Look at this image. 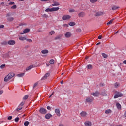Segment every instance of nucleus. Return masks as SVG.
Instances as JSON below:
<instances>
[{
  "label": "nucleus",
  "instance_id": "14",
  "mask_svg": "<svg viewBox=\"0 0 126 126\" xmlns=\"http://www.w3.org/2000/svg\"><path fill=\"white\" fill-rule=\"evenodd\" d=\"M104 14V12H97L96 13L95 16H101V15H103Z\"/></svg>",
  "mask_w": 126,
  "mask_h": 126
},
{
  "label": "nucleus",
  "instance_id": "21",
  "mask_svg": "<svg viewBox=\"0 0 126 126\" xmlns=\"http://www.w3.org/2000/svg\"><path fill=\"white\" fill-rule=\"evenodd\" d=\"M29 31H30V29H25L23 31V34H26L28 32H29Z\"/></svg>",
  "mask_w": 126,
  "mask_h": 126
},
{
  "label": "nucleus",
  "instance_id": "48",
  "mask_svg": "<svg viewBox=\"0 0 126 126\" xmlns=\"http://www.w3.org/2000/svg\"><path fill=\"white\" fill-rule=\"evenodd\" d=\"M18 121H19V117H17L15 119V122H16V123H17V122H18Z\"/></svg>",
  "mask_w": 126,
  "mask_h": 126
},
{
  "label": "nucleus",
  "instance_id": "19",
  "mask_svg": "<svg viewBox=\"0 0 126 126\" xmlns=\"http://www.w3.org/2000/svg\"><path fill=\"white\" fill-rule=\"evenodd\" d=\"M52 6H59L60 3L58 2H53V4H52Z\"/></svg>",
  "mask_w": 126,
  "mask_h": 126
},
{
  "label": "nucleus",
  "instance_id": "31",
  "mask_svg": "<svg viewBox=\"0 0 126 126\" xmlns=\"http://www.w3.org/2000/svg\"><path fill=\"white\" fill-rule=\"evenodd\" d=\"M69 25H70V26H74V25H75V23L73 22H71L69 23Z\"/></svg>",
  "mask_w": 126,
  "mask_h": 126
},
{
  "label": "nucleus",
  "instance_id": "13",
  "mask_svg": "<svg viewBox=\"0 0 126 126\" xmlns=\"http://www.w3.org/2000/svg\"><path fill=\"white\" fill-rule=\"evenodd\" d=\"M78 15L79 17H83L85 16V13H84V12H81L79 13Z\"/></svg>",
  "mask_w": 126,
  "mask_h": 126
},
{
  "label": "nucleus",
  "instance_id": "10",
  "mask_svg": "<svg viewBox=\"0 0 126 126\" xmlns=\"http://www.w3.org/2000/svg\"><path fill=\"white\" fill-rule=\"evenodd\" d=\"M33 67H35V66L33 65H31L29 67L26 68V71H28V70H30V69H32V68H33Z\"/></svg>",
  "mask_w": 126,
  "mask_h": 126
},
{
  "label": "nucleus",
  "instance_id": "40",
  "mask_svg": "<svg viewBox=\"0 0 126 126\" xmlns=\"http://www.w3.org/2000/svg\"><path fill=\"white\" fill-rule=\"evenodd\" d=\"M23 100H27V99H28V95H26L23 97Z\"/></svg>",
  "mask_w": 126,
  "mask_h": 126
},
{
  "label": "nucleus",
  "instance_id": "46",
  "mask_svg": "<svg viewBox=\"0 0 126 126\" xmlns=\"http://www.w3.org/2000/svg\"><path fill=\"white\" fill-rule=\"evenodd\" d=\"M15 4V3L14 2H10L9 3V5H13Z\"/></svg>",
  "mask_w": 126,
  "mask_h": 126
},
{
  "label": "nucleus",
  "instance_id": "28",
  "mask_svg": "<svg viewBox=\"0 0 126 126\" xmlns=\"http://www.w3.org/2000/svg\"><path fill=\"white\" fill-rule=\"evenodd\" d=\"M112 113V110L111 109H108L105 111V114H111Z\"/></svg>",
  "mask_w": 126,
  "mask_h": 126
},
{
  "label": "nucleus",
  "instance_id": "17",
  "mask_svg": "<svg viewBox=\"0 0 126 126\" xmlns=\"http://www.w3.org/2000/svg\"><path fill=\"white\" fill-rule=\"evenodd\" d=\"M85 126H92L91 122H90V121H86L85 122Z\"/></svg>",
  "mask_w": 126,
  "mask_h": 126
},
{
  "label": "nucleus",
  "instance_id": "12",
  "mask_svg": "<svg viewBox=\"0 0 126 126\" xmlns=\"http://www.w3.org/2000/svg\"><path fill=\"white\" fill-rule=\"evenodd\" d=\"M51 117H52V115L50 113H48L45 115V118L47 119V120H49L50 118H51Z\"/></svg>",
  "mask_w": 126,
  "mask_h": 126
},
{
  "label": "nucleus",
  "instance_id": "9",
  "mask_svg": "<svg viewBox=\"0 0 126 126\" xmlns=\"http://www.w3.org/2000/svg\"><path fill=\"white\" fill-rule=\"evenodd\" d=\"M50 76L49 73H47L41 79V80H45V79H47L48 77Z\"/></svg>",
  "mask_w": 126,
  "mask_h": 126
},
{
  "label": "nucleus",
  "instance_id": "7",
  "mask_svg": "<svg viewBox=\"0 0 126 126\" xmlns=\"http://www.w3.org/2000/svg\"><path fill=\"white\" fill-rule=\"evenodd\" d=\"M71 17L68 15H64L62 17L63 20H67V19H70Z\"/></svg>",
  "mask_w": 126,
  "mask_h": 126
},
{
  "label": "nucleus",
  "instance_id": "64",
  "mask_svg": "<svg viewBox=\"0 0 126 126\" xmlns=\"http://www.w3.org/2000/svg\"><path fill=\"white\" fill-rule=\"evenodd\" d=\"M59 126H63V125L60 124V125H59Z\"/></svg>",
  "mask_w": 126,
  "mask_h": 126
},
{
  "label": "nucleus",
  "instance_id": "57",
  "mask_svg": "<svg viewBox=\"0 0 126 126\" xmlns=\"http://www.w3.org/2000/svg\"><path fill=\"white\" fill-rule=\"evenodd\" d=\"M77 31H78L79 32H81V29H77Z\"/></svg>",
  "mask_w": 126,
  "mask_h": 126
},
{
  "label": "nucleus",
  "instance_id": "33",
  "mask_svg": "<svg viewBox=\"0 0 126 126\" xmlns=\"http://www.w3.org/2000/svg\"><path fill=\"white\" fill-rule=\"evenodd\" d=\"M102 56L104 59H107V58H108V55L105 53H102Z\"/></svg>",
  "mask_w": 126,
  "mask_h": 126
},
{
  "label": "nucleus",
  "instance_id": "4",
  "mask_svg": "<svg viewBox=\"0 0 126 126\" xmlns=\"http://www.w3.org/2000/svg\"><path fill=\"white\" fill-rule=\"evenodd\" d=\"M39 112L40 113V114H42V115H45V114H47V110L42 107L40 109Z\"/></svg>",
  "mask_w": 126,
  "mask_h": 126
},
{
  "label": "nucleus",
  "instance_id": "11",
  "mask_svg": "<svg viewBox=\"0 0 126 126\" xmlns=\"http://www.w3.org/2000/svg\"><path fill=\"white\" fill-rule=\"evenodd\" d=\"M99 94H100V93H99V92H96L95 93H93L92 94V95L93 96H94V97H98V96H99Z\"/></svg>",
  "mask_w": 126,
  "mask_h": 126
},
{
  "label": "nucleus",
  "instance_id": "37",
  "mask_svg": "<svg viewBox=\"0 0 126 126\" xmlns=\"http://www.w3.org/2000/svg\"><path fill=\"white\" fill-rule=\"evenodd\" d=\"M29 124H30L29 122L26 121V122H24V125L25 126H28V125H29Z\"/></svg>",
  "mask_w": 126,
  "mask_h": 126
},
{
  "label": "nucleus",
  "instance_id": "1",
  "mask_svg": "<svg viewBox=\"0 0 126 126\" xmlns=\"http://www.w3.org/2000/svg\"><path fill=\"white\" fill-rule=\"evenodd\" d=\"M15 74L14 73H9L4 79V81L5 82H7V81H9L10 79H11L13 77H14Z\"/></svg>",
  "mask_w": 126,
  "mask_h": 126
},
{
  "label": "nucleus",
  "instance_id": "62",
  "mask_svg": "<svg viewBox=\"0 0 126 126\" xmlns=\"http://www.w3.org/2000/svg\"><path fill=\"white\" fill-rule=\"evenodd\" d=\"M19 0V1H24V0Z\"/></svg>",
  "mask_w": 126,
  "mask_h": 126
},
{
  "label": "nucleus",
  "instance_id": "24",
  "mask_svg": "<svg viewBox=\"0 0 126 126\" xmlns=\"http://www.w3.org/2000/svg\"><path fill=\"white\" fill-rule=\"evenodd\" d=\"M41 53L42 54H48L49 53V51L47 49L43 50L41 51Z\"/></svg>",
  "mask_w": 126,
  "mask_h": 126
},
{
  "label": "nucleus",
  "instance_id": "27",
  "mask_svg": "<svg viewBox=\"0 0 126 126\" xmlns=\"http://www.w3.org/2000/svg\"><path fill=\"white\" fill-rule=\"evenodd\" d=\"M7 20H8V21H9L10 22H11V21H13V20H14V17H8L7 18Z\"/></svg>",
  "mask_w": 126,
  "mask_h": 126
},
{
  "label": "nucleus",
  "instance_id": "56",
  "mask_svg": "<svg viewBox=\"0 0 126 126\" xmlns=\"http://www.w3.org/2000/svg\"><path fill=\"white\" fill-rule=\"evenodd\" d=\"M2 93H3V90L0 91V95H1V94H2Z\"/></svg>",
  "mask_w": 126,
  "mask_h": 126
},
{
  "label": "nucleus",
  "instance_id": "23",
  "mask_svg": "<svg viewBox=\"0 0 126 126\" xmlns=\"http://www.w3.org/2000/svg\"><path fill=\"white\" fill-rule=\"evenodd\" d=\"M116 107L118 110H121L122 109V106L121 104H120V103H117Z\"/></svg>",
  "mask_w": 126,
  "mask_h": 126
},
{
  "label": "nucleus",
  "instance_id": "29",
  "mask_svg": "<svg viewBox=\"0 0 126 126\" xmlns=\"http://www.w3.org/2000/svg\"><path fill=\"white\" fill-rule=\"evenodd\" d=\"M113 21H114V19L110 20L108 22H107V25H109L110 24H112V23H113Z\"/></svg>",
  "mask_w": 126,
  "mask_h": 126
},
{
  "label": "nucleus",
  "instance_id": "3",
  "mask_svg": "<svg viewBox=\"0 0 126 126\" xmlns=\"http://www.w3.org/2000/svg\"><path fill=\"white\" fill-rule=\"evenodd\" d=\"M15 43L16 42L14 40H9L8 42H3L4 45H6L7 44H8V45H10V46H13L14 45H15Z\"/></svg>",
  "mask_w": 126,
  "mask_h": 126
},
{
  "label": "nucleus",
  "instance_id": "5",
  "mask_svg": "<svg viewBox=\"0 0 126 126\" xmlns=\"http://www.w3.org/2000/svg\"><path fill=\"white\" fill-rule=\"evenodd\" d=\"M119 97H123V94L120 93H117L114 96V99H117Z\"/></svg>",
  "mask_w": 126,
  "mask_h": 126
},
{
  "label": "nucleus",
  "instance_id": "2",
  "mask_svg": "<svg viewBox=\"0 0 126 126\" xmlns=\"http://www.w3.org/2000/svg\"><path fill=\"white\" fill-rule=\"evenodd\" d=\"M60 9L59 7H53L52 8H47L45 10L46 12H53V11H58Z\"/></svg>",
  "mask_w": 126,
  "mask_h": 126
},
{
  "label": "nucleus",
  "instance_id": "51",
  "mask_svg": "<svg viewBox=\"0 0 126 126\" xmlns=\"http://www.w3.org/2000/svg\"><path fill=\"white\" fill-rule=\"evenodd\" d=\"M55 93V92H53L49 96V98L51 97L53 95H54V94Z\"/></svg>",
  "mask_w": 126,
  "mask_h": 126
},
{
  "label": "nucleus",
  "instance_id": "38",
  "mask_svg": "<svg viewBox=\"0 0 126 126\" xmlns=\"http://www.w3.org/2000/svg\"><path fill=\"white\" fill-rule=\"evenodd\" d=\"M17 7V6H16V5H14L13 6L11 7V8L12 9H15Z\"/></svg>",
  "mask_w": 126,
  "mask_h": 126
},
{
  "label": "nucleus",
  "instance_id": "47",
  "mask_svg": "<svg viewBox=\"0 0 126 126\" xmlns=\"http://www.w3.org/2000/svg\"><path fill=\"white\" fill-rule=\"evenodd\" d=\"M10 16H11V13H8L7 14V15H6V17H10Z\"/></svg>",
  "mask_w": 126,
  "mask_h": 126
},
{
  "label": "nucleus",
  "instance_id": "35",
  "mask_svg": "<svg viewBox=\"0 0 126 126\" xmlns=\"http://www.w3.org/2000/svg\"><path fill=\"white\" fill-rule=\"evenodd\" d=\"M114 86L116 88H118V87H119V86H120V84H119V83H115L114 84Z\"/></svg>",
  "mask_w": 126,
  "mask_h": 126
},
{
  "label": "nucleus",
  "instance_id": "49",
  "mask_svg": "<svg viewBox=\"0 0 126 126\" xmlns=\"http://www.w3.org/2000/svg\"><path fill=\"white\" fill-rule=\"evenodd\" d=\"M63 26L64 27H68V24H65L63 25Z\"/></svg>",
  "mask_w": 126,
  "mask_h": 126
},
{
  "label": "nucleus",
  "instance_id": "22",
  "mask_svg": "<svg viewBox=\"0 0 126 126\" xmlns=\"http://www.w3.org/2000/svg\"><path fill=\"white\" fill-rule=\"evenodd\" d=\"M26 37L24 36V37H19V40H20V41H24V40H26Z\"/></svg>",
  "mask_w": 126,
  "mask_h": 126
},
{
  "label": "nucleus",
  "instance_id": "43",
  "mask_svg": "<svg viewBox=\"0 0 126 126\" xmlns=\"http://www.w3.org/2000/svg\"><path fill=\"white\" fill-rule=\"evenodd\" d=\"M5 64H2L1 66H0V68L1 69H3V68H4L5 67Z\"/></svg>",
  "mask_w": 126,
  "mask_h": 126
},
{
  "label": "nucleus",
  "instance_id": "30",
  "mask_svg": "<svg viewBox=\"0 0 126 126\" xmlns=\"http://www.w3.org/2000/svg\"><path fill=\"white\" fill-rule=\"evenodd\" d=\"M88 69H92L93 66L92 65L89 64L87 66Z\"/></svg>",
  "mask_w": 126,
  "mask_h": 126
},
{
  "label": "nucleus",
  "instance_id": "59",
  "mask_svg": "<svg viewBox=\"0 0 126 126\" xmlns=\"http://www.w3.org/2000/svg\"><path fill=\"white\" fill-rule=\"evenodd\" d=\"M47 110H51V107L50 106H47Z\"/></svg>",
  "mask_w": 126,
  "mask_h": 126
},
{
  "label": "nucleus",
  "instance_id": "44",
  "mask_svg": "<svg viewBox=\"0 0 126 126\" xmlns=\"http://www.w3.org/2000/svg\"><path fill=\"white\" fill-rule=\"evenodd\" d=\"M21 110H22V107L20 106H18V108L16 109V111H20Z\"/></svg>",
  "mask_w": 126,
  "mask_h": 126
},
{
  "label": "nucleus",
  "instance_id": "20",
  "mask_svg": "<svg viewBox=\"0 0 126 126\" xmlns=\"http://www.w3.org/2000/svg\"><path fill=\"white\" fill-rule=\"evenodd\" d=\"M9 57H10L9 54H8V53H6L2 55V57L4 58V59H6L7 58H9Z\"/></svg>",
  "mask_w": 126,
  "mask_h": 126
},
{
  "label": "nucleus",
  "instance_id": "50",
  "mask_svg": "<svg viewBox=\"0 0 126 126\" xmlns=\"http://www.w3.org/2000/svg\"><path fill=\"white\" fill-rule=\"evenodd\" d=\"M1 28H4V25H0V29H1Z\"/></svg>",
  "mask_w": 126,
  "mask_h": 126
},
{
  "label": "nucleus",
  "instance_id": "54",
  "mask_svg": "<svg viewBox=\"0 0 126 126\" xmlns=\"http://www.w3.org/2000/svg\"><path fill=\"white\" fill-rule=\"evenodd\" d=\"M74 9H71L69 10V12H74Z\"/></svg>",
  "mask_w": 126,
  "mask_h": 126
},
{
  "label": "nucleus",
  "instance_id": "42",
  "mask_svg": "<svg viewBox=\"0 0 126 126\" xmlns=\"http://www.w3.org/2000/svg\"><path fill=\"white\" fill-rule=\"evenodd\" d=\"M26 41H27V42H29V43H32V39H26Z\"/></svg>",
  "mask_w": 126,
  "mask_h": 126
},
{
  "label": "nucleus",
  "instance_id": "8",
  "mask_svg": "<svg viewBox=\"0 0 126 126\" xmlns=\"http://www.w3.org/2000/svg\"><path fill=\"white\" fill-rule=\"evenodd\" d=\"M55 112L58 117H61V112L59 109H55Z\"/></svg>",
  "mask_w": 126,
  "mask_h": 126
},
{
  "label": "nucleus",
  "instance_id": "55",
  "mask_svg": "<svg viewBox=\"0 0 126 126\" xmlns=\"http://www.w3.org/2000/svg\"><path fill=\"white\" fill-rule=\"evenodd\" d=\"M98 39H99V40H101V39H102V35H99L98 37Z\"/></svg>",
  "mask_w": 126,
  "mask_h": 126
},
{
  "label": "nucleus",
  "instance_id": "53",
  "mask_svg": "<svg viewBox=\"0 0 126 126\" xmlns=\"http://www.w3.org/2000/svg\"><path fill=\"white\" fill-rule=\"evenodd\" d=\"M12 119V116L8 117V120H11Z\"/></svg>",
  "mask_w": 126,
  "mask_h": 126
},
{
  "label": "nucleus",
  "instance_id": "45",
  "mask_svg": "<svg viewBox=\"0 0 126 126\" xmlns=\"http://www.w3.org/2000/svg\"><path fill=\"white\" fill-rule=\"evenodd\" d=\"M43 17H45V18H49V16L47 15V14H44L42 15Z\"/></svg>",
  "mask_w": 126,
  "mask_h": 126
},
{
  "label": "nucleus",
  "instance_id": "61",
  "mask_svg": "<svg viewBox=\"0 0 126 126\" xmlns=\"http://www.w3.org/2000/svg\"><path fill=\"white\" fill-rule=\"evenodd\" d=\"M101 44V42H99L98 43L96 44L97 46L100 45Z\"/></svg>",
  "mask_w": 126,
  "mask_h": 126
},
{
  "label": "nucleus",
  "instance_id": "18",
  "mask_svg": "<svg viewBox=\"0 0 126 126\" xmlns=\"http://www.w3.org/2000/svg\"><path fill=\"white\" fill-rule=\"evenodd\" d=\"M80 115L81 117H86L87 113L84 111H82V112L80 113Z\"/></svg>",
  "mask_w": 126,
  "mask_h": 126
},
{
  "label": "nucleus",
  "instance_id": "58",
  "mask_svg": "<svg viewBox=\"0 0 126 126\" xmlns=\"http://www.w3.org/2000/svg\"><path fill=\"white\" fill-rule=\"evenodd\" d=\"M51 0H41V1H49Z\"/></svg>",
  "mask_w": 126,
  "mask_h": 126
},
{
  "label": "nucleus",
  "instance_id": "25",
  "mask_svg": "<svg viewBox=\"0 0 126 126\" xmlns=\"http://www.w3.org/2000/svg\"><path fill=\"white\" fill-rule=\"evenodd\" d=\"M62 36H63V35L62 34H60V35L56 36V37H55V40H59V39H61V38H62Z\"/></svg>",
  "mask_w": 126,
  "mask_h": 126
},
{
  "label": "nucleus",
  "instance_id": "63",
  "mask_svg": "<svg viewBox=\"0 0 126 126\" xmlns=\"http://www.w3.org/2000/svg\"><path fill=\"white\" fill-rule=\"evenodd\" d=\"M1 4L2 5H3V4H4V2H2V3H1Z\"/></svg>",
  "mask_w": 126,
  "mask_h": 126
},
{
  "label": "nucleus",
  "instance_id": "34",
  "mask_svg": "<svg viewBox=\"0 0 126 126\" xmlns=\"http://www.w3.org/2000/svg\"><path fill=\"white\" fill-rule=\"evenodd\" d=\"M101 95L102 96H107V92L106 91H103L101 93Z\"/></svg>",
  "mask_w": 126,
  "mask_h": 126
},
{
  "label": "nucleus",
  "instance_id": "16",
  "mask_svg": "<svg viewBox=\"0 0 126 126\" xmlns=\"http://www.w3.org/2000/svg\"><path fill=\"white\" fill-rule=\"evenodd\" d=\"M120 8V7L117 6L116 5H113L112 6L111 9L112 10H117V9H119Z\"/></svg>",
  "mask_w": 126,
  "mask_h": 126
},
{
  "label": "nucleus",
  "instance_id": "6",
  "mask_svg": "<svg viewBox=\"0 0 126 126\" xmlns=\"http://www.w3.org/2000/svg\"><path fill=\"white\" fill-rule=\"evenodd\" d=\"M93 101V97H87L86 99V102H87V103H92Z\"/></svg>",
  "mask_w": 126,
  "mask_h": 126
},
{
  "label": "nucleus",
  "instance_id": "60",
  "mask_svg": "<svg viewBox=\"0 0 126 126\" xmlns=\"http://www.w3.org/2000/svg\"><path fill=\"white\" fill-rule=\"evenodd\" d=\"M123 63H124V64H126V60H124L123 61Z\"/></svg>",
  "mask_w": 126,
  "mask_h": 126
},
{
  "label": "nucleus",
  "instance_id": "26",
  "mask_svg": "<svg viewBox=\"0 0 126 126\" xmlns=\"http://www.w3.org/2000/svg\"><path fill=\"white\" fill-rule=\"evenodd\" d=\"M24 74H25V73H21V74H18L17 75V76L18 77H23L24 76Z\"/></svg>",
  "mask_w": 126,
  "mask_h": 126
},
{
  "label": "nucleus",
  "instance_id": "36",
  "mask_svg": "<svg viewBox=\"0 0 126 126\" xmlns=\"http://www.w3.org/2000/svg\"><path fill=\"white\" fill-rule=\"evenodd\" d=\"M90 1L92 3H95V2H97V1H98V0H90Z\"/></svg>",
  "mask_w": 126,
  "mask_h": 126
},
{
  "label": "nucleus",
  "instance_id": "32",
  "mask_svg": "<svg viewBox=\"0 0 126 126\" xmlns=\"http://www.w3.org/2000/svg\"><path fill=\"white\" fill-rule=\"evenodd\" d=\"M49 63L50 64H54V63H55V60H54V59H51L50 60Z\"/></svg>",
  "mask_w": 126,
  "mask_h": 126
},
{
  "label": "nucleus",
  "instance_id": "41",
  "mask_svg": "<svg viewBox=\"0 0 126 126\" xmlns=\"http://www.w3.org/2000/svg\"><path fill=\"white\" fill-rule=\"evenodd\" d=\"M49 34L52 36V35H54L55 34V31H51L50 32Z\"/></svg>",
  "mask_w": 126,
  "mask_h": 126
},
{
  "label": "nucleus",
  "instance_id": "52",
  "mask_svg": "<svg viewBox=\"0 0 126 126\" xmlns=\"http://www.w3.org/2000/svg\"><path fill=\"white\" fill-rule=\"evenodd\" d=\"M37 85H38V84L37 83H35L33 85V88H35Z\"/></svg>",
  "mask_w": 126,
  "mask_h": 126
},
{
  "label": "nucleus",
  "instance_id": "39",
  "mask_svg": "<svg viewBox=\"0 0 126 126\" xmlns=\"http://www.w3.org/2000/svg\"><path fill=\"white\" fill-rule=\"evenodd\" d=\"M25 103V102L24 101L22 102L20 104V105H19V107H22V106H23V105H24Z\"/></svg>",
  "mask_w": 126,
  "mask_h": 126
},
{
  "label": "nucleus",
  "instance_id": "15",
  "mask_svg": "<svg viewBox=\"0 0 126 126\" xmlns=\"http://www.w3.org/2000/svg\"><path fill=\"white\" fill-rule=\"evenodd\" d=\"M65 37H66V38H69L70 37H71V33L67 32L65 34Z\"/></svg>",
  "mask_w": 126,
  "mask_h": 126
}]
</instances>
